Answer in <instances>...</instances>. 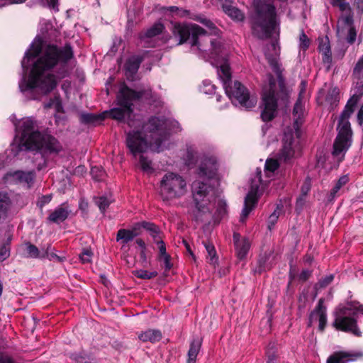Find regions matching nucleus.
<instances>
[{
    "label": "nucleus",
    "instance_id": "obj_38",
    "mask_svg": "<svg viewBox=\"0 0 363 363\" xmlns=\"http://www.w3.org/2000/svg\"><path fill=\"white\" fill-rule=\"evenodd\" d=\"M164 29V27L162 23H156L152 27L147 29L144 35L140 36V38L143 39L144 38H153L160 34Z\"/></svg>",
    "mask_w": 363,
    "mask_h": 363
},
{
    "label": "nucleus",
    "instance_id": "obj_63",
    "mask_svg": "<svg viewBox=\"0 0 363 363\" xmlns=\"http://www.w3.org/2000/svg\"><path fill=\"white\" fill-rule=\"evenodd\" d=\"M357 120L359 125L363 123V104L361 105L360 108L358 111Z\"/></svg>",
    "mask_w": 363,
    "mask_h": 363
},
{
    "label": "nucleus",
    "instance_id": "obj_42",
    "mask_svg": "<svg viewBox=\"0 0 363 363\" xmlns=\"http://www.w3.org/2000/svg\"><path fill=\"white\" fill-rule=\"evenodd\" d=\"M279 167V162L275 159H267L265 162L264 169L267 174L274 173Z\"/></svg>",
    "mask_w": 363,
    "mask_h": 363
},
{
    "label": "nucleus",
    "instance_id": "obj_21",
    "mask_svg": "<svg viewBox=\"0 0 363 363\" xmlns=\"http://www.w3.org/2000/svg\"><path fill=\"white\" fill-rule=\"evenodd\" d=\"M6 178L7 179H11L15 183L26 184L29 188L33 183L35 179V173L31 171H16L14 172L7 173Z\"/></svg>",
    "mask_w": 363,
    "mask_h": 363
},
{
    "label": "nucleus",
    "instance_id": "obj_26",
    "mask_svg": "<svg viewBox=\"0 0 363 363\" xmlns=\"http://www.w3.org/2000/svg\"><path fill=\"white\" fill-rule=\"evenodd\" d=\"M257 203V199H251L250 195H246L244 201V206L240 218V221L241 223H244L246 220L252 210L255 207Z\"/></svg>",
    "mask_w": 363,
    "mask_h": 363
},
{
    "label": "nucleus",
    "instance_id": "obj_33",
    "mask_svg": "<svg viewBox=\"0 0 363 363\" xmlns=\"http://www.w3.org/2000/svg\"><path fill=\"white\" fill-rule=\"evenodd\" d=\"M47 258L50 261H53L59 263H62L65 260V257L58 256L52 248L50 244H48L47 246H45V250H43V259Z\"/></svg>",
    "mask_w": 363,
    "mask_h": 363
},
{
    "label": "nucleus",
    "instance_id": "obj_10",
    "mask_svg": "<svg viewBox=\"0 0 363 363\" xmlns=\"http://www.w3.org/2000/svg\"><path fill=\"white\" fill-rule=\"evenodd\" d=\"M151 94L152 90L149 87L135 91L125 85L122 86L117 96L118 104L120 107L113 108L110 111L111 117L120 121H124L127 117L128 124L129 126H132L129 120L133 113V102L141 98L150 99Z\"/></svg>",
    "mask_w": 363,
    "mask_h": 363
},
{
    "label": "nucleus",
    "instance_id": "obj_60",
    "mask_svg": "<svg viewBox=\"0 0 363 363\" xmlns=\"http://www.w3.org/2000/svg\"><path fill=\"white\" fill-rule=\"evenodd\" d=\"M216 87L214 84L206 80V94L214 96L216 94Z\"/></svg>",
    "mask_w": 363,
    "mask_h": 363
},
{
    "label": "nucleus",
    "instance_id": "obj_62",
    "mask_svg": "<svg viewBox=\"0 0 363 363\" xmlns=\"http://www.w3.org/2000/svg\"><path fill=\"white\" fill-rule=\"evenodd\" d=\"M278 218H276L274 216L270 215L268 218V228L269 230H272V228L274 226V225L277 223Z\"/></svg>",
    "mask_w": 363,
    "mask_h": 363
},
{
    "label": "nucleus",
    "instance_id": "obj_43",
    "mask_svg": "<svg viewBox=\"0 0 363 363\" xmlns=\"http://www.w3.org/2000/svg\"><path fill=\"white\" fill-rule=\"evenodd\" d=\"M104 118V117L101 115L96 116L91 113H84L81 116L82 122L84 123H94L99 120L101 121Z\"/></svg>",
    "mask_w": 363,
    "mask_h": 363
},
{
    "label": "nucleus",
    "instance_id": "obj_28",
    "mask_svg": "<svg viewBox=\"0 0 363 363\" xmlns=\"http://www.w3.org/2000/svg\"><path fill=\"white\" fill-rule=\"evenodd\" d=\"M137 235L138 233H135L134 230L122 228L117 232L116 241L121 242L123 245H125L132 241Z\"/></svg>",
    "mask_w": 363,
    "mask_h": 363
},
{
    "label": "nucleus",
    "instance_id": "obj_17",
    "mask_svg": "<svg viewBox=\"0 0 363 363\" xmlns=\"http://www.w3.org/2000/svg\"><path fill=\"white\" fill-rule=\"evenodd\" d=\"M318 320V330L324 331L327 324V308L324 306V299H319L317 306L312 311L308 317V326L311 327L314 321Z\"/></svg>",
    "mask_w": 363,
    "mask_h": 363
},
{
    "label": "nucleus",
    "instance_id": "obj_41",
    "mask_svg": "<svg viewBox=\"0 0 363 363\" xmlns=\"http://www.w3.org/2000/svg\"><path fill=\"white\" fill-rule=\"evenodd\" d=\"M198 153L193 150L192 149H188L186 151L185 163L186 164L191 167L195 165L198 162Z\"/></svg>",
    "mask_w": 363,
    "mask_h": 363
},
{
    "label": "nucleus",
    "instance_id": "obj_27",
    "mask_svg": "<svg viewBox=\"0 0 363 363\" xmlns=\"http://www.w3.org/2000/svg\"><path fill=\"white\" fill-rule=\"evenodd\" d=\"M202 344V338L198 337L194 339L190 345V348L188 352L187 363H195L196 357L200 350Z\"/></svg>",
    "mask_w": 363,
    "mask_h": 363
},
{
    "label": "nucleus",
    "instance_id": "obj_47",
    "mask_svg": "<svg viewBox=\"0 0 363 363\" xmlns=\"http://www.w3.org/2000/svg\"><path fill=\"white\" fill-rule=\"evenodd\" d=\"M93 252L91 250L84 249L79 255V258L83 263H89L91 262Z\"/></svg>",
    "mask_w": 363,
    "mask_h": 363
},
{
    "label": "nucleus",
    "instance_id": "obj_46",
    "mask_svg": "<svg viewBox=\"0 0 363 363\" xmlns=\"http://www.w3.org/2000/svg\"><path fill=\"white\" fill-rule=\"evenodd\" d=\"M310 46V40L303 31L301 32L299 37V47L303 50H306Z\"/></svg>",
    "mask_w": 363,
    "mask_h": 363
},
{
    "label": "nucleus",
    "instance_id": "obj_55",
    "mask_svg": "<svg viewBox=\"0 0 363 363\" xmlns=\"http://www.w3.org/2000/svg\"><path fill=\"white\" fill-rule=\"evenodd\" d=\"M51 200L52 196L50 194L42 196L41 197L39 198L37 203V206L39 208H43V207L46 204L49 203L51 201Z\"/></svg>",
    "mask_w": 363,
    "mask_h": 363
},
{
    "label": "nucleus",
    "instance_id": "obj_35",
    "mask_svg": "<svg viewBox=\"0 0 363 363\" xmlns=\"http://www.w3.org/2000/svg\"><path fill=\"white\" fill-rule=\"evenodd\" d=\"M237 257L240 259H243L246 257L249 249L250 243L247 239H242V242L235 245Z\"/></svg>",
    "mask_w": 363,
    "mask_h": 363
},
{
    "label": "nucleus",
    "instance_id": "obj_15",
    "mask_svg": "<svg viewBox=\"0 0 363 363\" xmlns=\"http://www.w3.org/2000/svg\"><path fill=\"white\" fill-rule=\"evenodd\" d=\"M206 35L214 37L211 38L210 43L215 54L218 55L217 62H220L223 57L227 58V55L223 50L222 32L211 21L206 19Z\"/></svg>",
    "mask_w": 363,
    "mask_h": 363
},
{
    "label": "nucleus",
    "instance_id": "obj_48",
    "mask_svg": "<svg viewBox=\"0 0 363 363\" xmlns=\"http://www.w3.org/2000/svg\"><path fill=\"white\" fill-rule=\"evenodd\" d=\"M10 255V247H9V243L7 242V243L4 244L0 248V262L4 261L6 259H7Z\"/></svg>",
    "mask_w": 363,
    "mask_h": 363
},
{
    "label": "nucleus",
    "instance_id": "obj_2",
    "mask_svg": "<svg viewBox=\"0 0 363 363\" xmlns=\"http://www.w3.org/2000/svg\"><path fill=\"white\" fill-rule=\"evenodd\" d=\"M145 136L140 130H130L126 134V145L135 157L145 152L148 147L160 152L164 150V143L168 140L169 131H180V125L176 121L164 117L152 116L143 125Z\"/></svg>",
    "mask_w": 363,
    "mask_h": 363
},
{
    "label": "nucleus",
    "instance_id": "obj_5",
    "mask_svg": "<svg viewBox=\"0 0 363 363\" xmlns=\"http://www.w3.org/2000/svg\"><path fill=\"white\" fill-rule=\"evenodd\" d=\"M255 16L252 30L255 36L261 40L270 38L274 33L279 35L280 19L272 1H254Z\"/></svg>",
    "mask_w": 363,
    "mask_h": 363
},
{
    "label": "nucleus",
    "instance_id": "obj_12",
    "mask_svg": "<svg viewBox=\"0 0 363 363\" xmlns=\"http://www.w3.org/2000/svg\"><path fill=\"white\" fill-rule=\"evenodd\" d=\"M172 31L174 38L178 41V45H181L187 41L191 45V47H196L201 50L198 42L199 35L204 33V30L199 26L192 23H172Z\"/></svg>",
    "mask_w": 363,
    "mask_h": 363
},
{
    "label": "nucleus",
    "instance_id": "obj_58",
    "mask_svg": "<svg viewBox=\"0 0 363 363\" xmlns=\"http://www.w3.org/2000/svg\"><path fill=\"white\" fill-rule=\"evenodd\" d=\"M312 274V271L308 269H303L298 275V279L301 281H306Z\"/></svg>",
    "mask_w": 363,
    "mask_h": 363
},
{
    "label": "nucleus",
    "instance_id": "obj_24",
    "mask_svg": "<svg viewBox=\"0 0 363 363\" xmlns=\"http://www.w3.org/2000/svg\"><path fill=\"white\" fill-rule=\"evenodd\" d=\"M223 10L233 21H242L245 19L244 13L238 8L232 6V4H223Z\"/></svg>",
    "mask_w": 363,
    "mask_h": 363
},
{
    "label": "nucleus",
    "instance_id": "obj_8",
    "mask_svg": "<svg viewBox=\"0 0 363 363\" xmlns=\"http://www.w3.org/2000/svg\"><path fill=\"white\" fill-rule=\"evenodd\" d=\"M358 102L350 97L341 113L337 126V135L333 143V156H339L341 153H343L344 156L352 145L353 133L348 119L353 113Z\"/></svg>",
    "mask_w": 363,
    "mask_h": 363
},
{
    "label": "nucleus",
    "instance_id": "obj_57",
    "mask_svg": "<svg viewBox=\"0 0 363 363\" xmlns=\"http://www.w3.org/2000/svg\"><path fill=\"white\" fill-rule=\"evenodd\" d=\"M342 22L345 26V28H342V31L345 29L349 28L350 27L353 26V18L351 15H347L342 18Z\"/></svg>",
    "mask_w": 363,
    "mask_h": 363
},
{
    "label": "nucleus",
    "instance_id": "obj_20",
    "mask_svg": "<svg viewBox=\"0 0 363 363\" xmlns=\"http://www.w3.org/2000/svg\"><path fill=\"white\" fill-rule=\"evenodd\" d=\"M363 357L361 352L338 351L333 352L327 359V363H347Z\"/></svg>",
    "mask_w": 363,
    "mask_h": 363
},
{
    "label": "nucleus",
    "instance_id": "obj_34",
    "mask_svg": "<svg viewBox=\"0 0 363 363\" xmlns=\"http://www.w3.org/2000/svg\"><path fill=\"white\" fill-rule=\"evenodd\" d=\"M175 16L179 18H186L196 21L201 23H204V18L201 15H197L183 8H179Z\"/></svg>",
    "mask_w": 363,
    "mask_h": 363
},
{
    "label": "nucleus",
    "instance_id": "obj_22",
    "mask_svg": "<svg viewBox=\"0 0 363 363\" xmlns=\"http://www.w3.org/2000/svg\"><path fill=\"white\" fill-rule=\"evenodd\" d=\"M143 61V57L141 55H132L128 58L124 65V69L128 79H133Z\"/></svg>",
    "mask_w": 363,
    "mask_h": 363
},
{
    "label": "nucleus",
    "instance_id": "obj_19",
    "mask_svg": "<svg viewBox=\"0 0 363 363\" xmlns=\"http://www.w3.org/2000/svg\"><path fill=\"white\" fill-rule=\"evenodd\" d=\"M353 76L358 79L359 81L356 82L354 87V94L351 98L359 101L363 96V55L359 58L353 69Z\"/></svg>",
    "mask_w": 363,
    "mask_h": 363
},
{
    "label": "nucleus",
    "instance_id": "obj_49",
    "mask_svg": "<svg viewBox=\"0 0 363 363\" xmlns=\"http://www.w3.org/2000/svg\"><path fill=\"white\" fill-rule=\"evenodd\" d=\"M347 37H346V41L349 44H353L354 41L356 40L357 37V32L354 27H350L349 28H347Z\"/></svg>",
    "mask_w": 363,
    "mask_h": 363
},
{
    "label": "nucleus",
    "instance_id": "obj_51",
    "mask_svg": "<svg viewBox=\"0 0 363 363\" xmlns=\"http://www.w3.org/2000/svg\"><path fill=\"white\" fill-rule=\"evenodd\" d=\"M92 177L96 181H100L104 174V171L99 167H92L90 172Z\"/></svg>",
    "mask_w": 363,
    "mask_h": 363
},
{
    "label": "nucleus",
    "instance_id": "obj_18",
    "mask_svg": "<svg viewBox=\"0 0 363 363\" xmlns=\"http://www.w3.org/2000/svg\"><path fill=\"white\" fill-rule=\"evenodd\" d=\"M191 195L194 203L199 212H202L204 208V182L201 180L194 181L191 184Z\"/></svg>",
    "mask_w": 363,
    "mask_h": 363
},
{
    "label": "nucleus",
    "instance_id": "obj_39",
    "mask_svg": "<svg viewBox=\"0 0 363 363\" xmlns=\"http://www.w3.org/2000/svg\"><path fill=\"white\" fill-rule=\"evenodd\" d=\"M135 277L142 279H151L157 276L156 271L149 272L145 269H138L133 272Z\"/></svg>",
    "mask_w": 363,
    "mask_h": 363
},
{
    "label": "nucleus",
    "instance_id": "obj_25",
    "mask_svg": "<svg viewBox=\"0 0 363 363\" xmlns=\"http://www.w3.org/2000/svg\"><path fill=\"white\" fill-rule=\"evenodd\" d=\"M138 338L143 342L155 343L162 339V333L159 330L149 329L138 335Z\"/></svg>",
    "mask_w": 363,
    "mask_h": 363
},
{
    "label": "nucleus",
    "instance_id": "obj_7",
    "mask_svg": "<svg viewBox=\"0 0 363 363\" xmlns=\"http://www.w3.org/2000/svg\"><path fill=\"white\" fill-rule=\"evenodd\" d=\"M363 315V304L357 301L339 304L333 312L332 325L337 330L361 337L362 332L357 325V313Z\"/></svg>",
    "mask_w": 363,
    "mask_h": 363
},
{
    "label": "nucleus",
    "instance_id": "obj_29",
    "mask_svg": "<svg viewBox=\"0 0 363 363\" xmlns=\"http://www.w3.org/2000/svg\"><path fill=\"white\" fill-rule=\"evenodd\" d=\"M326 102L329 104L330 111H333L338 105L340 101V90L337 87L331 88L325 97Z\"/></svg>",
    "mask_w": 363,
    "mask_h": 363
},
{
    "label": "nucleus",
    "instance_id": "obj_45",
    "mask_svg": "<svg viewBox=\"0 0 363 363\" xmlns=\"http://www.w3.org/2000/svg\"><path fill=\"white\" fill-rule=\"evenodd\" d=\"M208 203H209V202L208 201H206V223H205V225H207V224L208 225H218L221 221V220L218 223H214L213 222V218H212V214L211 213V211H212V212L213 213L216 208H214L213 210L212 206H211L210 211H209L208 209Z\"/></svg>",
    "mask_w": 363,
    "mask_h": 363
},
{
    "label": "nucleus",
    "instance_id": "obj_64",
    "mask_svg": "<svg viewBox=\"0 0 363 363\" xmlns=\"http://www.w3.org/2000/svg\"><path fill=\"white\" fill-rule=\"evenodd\" d=\"M0 363H13L12 359L8 356L0 355Z\"/></svg>",
    "mask_w": 363,
    "mask_h": 363
},
{
    "label": "nucleus",
    "instance_id": "obj_14",
    "mask_svg": "<svg viewBox=\"0 0 363 363\" xmlns=\"http://www.w3.org/2000/svg\"><path fill=\"white\" fill-rule=\"evenodd\" d=\"M30 150H39L43 157L57 155L62 150V145L54 136L43 133L39 140L33 142Z\"/></svg>",
    "mask_w": 363,
    "mask_h": 363
},
{
    "label": "nucleus",
    "instance_id": "obj_31",
    "mask_svg": "<svg viewBox=\"0 0 363 363\" xmlns=\"http://www.w3.org/2000/svg\"><path fill=\"white\" fill-rule=\"evenodd\" d=\"M45 245L38 249L35 245L30 242L26 243L28 257L35 259H43V250H45Z\"/></svg>",
    "mask_w": 363,
    "mask_h": 363
},
{
    "label": "nucleus",
    "instance_id": "obj_11",
    "mask_svg": "<svg viewBox=\"0 0 363 363\" xmlns=\"http://www.w3.org/2000/svg\"><path fill=\"white\" fill-rule=\"evenodd\" d=\"M185 179L178 174L168 172L160 181V194L163 201L179 198L186 193Z\"/></svg>",
    "mask_w": 363,
    "mask_h": 363
},
{
    "label": "nucleus",
    "instance_id": "obj_13",
    "mask_svg": "<svg viewBox=\"0 0 363 363\" xmlns=\"http://www.w3.org/2000/svg\"><path fill=\"white\" fill-rule=\"evenodd\" d=\"M14 125L16 126V123H14ZM16 128L21 134L20 143L16 147L17 152L30 150L28 147L33 145V142L34 143L35 140H39L43 134L35 130V122L30 118H23L19 127H16Z\"/></svg>",
    "mask_w": 363,
    "mask_h": 363
},
{
    "label": "nucleus",
    "instance_id": "obj_53",
    "mask_svg": "<svg viewBox=\"0 0 363 363\" xmlns=\"http://www.w3.org/2000/svg\"><path fill=\"white\" fill-rule=\"evenodd\" d=\"M52 106H55L57 111L62 108V104L59 96H55L53 99H50V101L45 105V108H51Z\"/></svg>",
    "mask_w": 363,
    "mask_h": 363
},
{
    "label": "nucleus",
    "instance_id": "obj_32",
    "mask_svg": "<svg viewBox=\"0 0 363 363\" xmlns=\"http://www.w3.org/2000/svg\"><path fill=\"white\" fill-rule=\"evenodd\" d=\"M261 181V170H259L257 175L254 179H250V189L247 195H250L251 199H255L258 201L257 194L259 189Z\"/></svg>",
    "mask_w": 363,
    "mask_h": 363
},
{
    "label": "nucleus",
    "instance_id": "obj_1",
    "mask_svg": "<svg viewBox=\"0 0 363 363\" xmlns=\"http://www.w3.org/2000/svg\"><path fill=\"white\" fill-rule=\"evenodd\" d=\"M74 57L69 43L63 47L48 45L43 48L42 40L35 39L26 51L21 61L22 77L18 83L21 92L35 99V89L47 94L57 86L58 79L68 76V62Z\"/></svg>",
    "mask_w": 363,
    "mask_h": 363
},
{
    "label": "nucleus",
    "instance_id": "obj_50",
    "mask_svg": "<svg viewBox=\"0 0 363 363\" xmlns=\"http://www.w3.org/2000/svg\"><path fill=\"white\" fill-rule=\"evenodd\" d=\"M331 4L333 6L338 7L341 11H345L350 9V5L345 0H332Z\"/></svg>",
    "mask_w": 363,
    "mask_h": 363
},
{
    "label": "nucleus",
    "instance_id": "obj_59",
    "mask_svg": "<svg viewBox=\"0 0 363 363\" xmlns=\"http://www.w3.org/2000/svg\"><path fill=\"white\" fill-rule=\"evenodd\" d=\"M319 50L323 52L325 56L328 57L331 56L330 46L329 43H320L319 45Z\"/></svg>",
    "mask_w": 363,
    "mask_h": 363
},
{
    "label": "nucleus",
    "instance_id": "obj_36",
    "mask_svg": "<svg viewBox=\"0 0 363 363\" xmlns=\"http://www.w3.org/2000/svg\"><path fill=\"white\" fill-rule=\"evenodd\" d=\"M140 225L150 233L155 242H157V239L160 238L159 236L160 233V228L153 223L143 221L140 223Z\"/></svg>",
    "mask_w": 363,
    "mask_h": 363
},
{
    "label": "nucleus",
    "instance_id": "obj_30",
    "mask_svg": "<svg viewBox=\"0 0 363 363\" xmlns=\"http://www.w3.org/2000/svg\"><path fill=\"white\" fill-rule=\"evenodd\" d=\"M349 182L348 175H343L339 178L334 187L331 189L327 196L328 202H333L337 196V193L340 189Z\"/></svg>",
    "mask_w": 363,
    "mask_h": 363
},
{
    "label": "nucleus",
    "instance_id": "obj_37",
    "mask_svg": "<svg viewBox=\"0 0 363 363\" xmlns=\"http://www.w3.org/2000/svg\"><path fill=\"white\" fill-rule=\"evenodd\" d=\"M112 202H113V199L111 196H101L95 199V203L102 213H105Z\"/></svg>",
    "mask_w": 363,
    "mask_h": 363
},
{
    "label": "nucleus",
    "instance_id": "obj_16",
    "mask_svg": "<svg viewBox=\"0 0 363 363\" xmlns=\"http://www.w3.org/2000/svg\"><path fill=\"white\" fill-rule=\"evenodd\" d=\"M206 252L208 254L206 259H208L209 264L213 267L214 273L218 277L227 275L229 272V267L225 263L220 262L218 255L213 243L206 242Z\"/></svg>",
    "mask_w": 363,
    "mask_h": 363
},
{
    "label": "nucleus",
    "instance_id": "obj_40",
    "mask_svg": "<svg viewBox=\"0 0 363 363\" xmlns=\"http://www.w3.org/2000/svg\"><path fill=\"white\" fill-rule=\"evenodd\" d=\"M69 357L74 360L76 363H91V359L89 356L82 352H74L69 354Z\"/></svg>",
    "mask_w": 363,
    "mask_h": 363
},
{
    "label": "nucleus",
    "instance_id": "obj_23",
    "mask_svg": "<svg viewBox=\"0 0 363 363\" xmlns=\"http://www.w3.org/2000/svg\"><path fill=\"white\" fill-rule=\"evenodd\" d=\"M70 213V210L67 207H62V206L55 208L53 212H52L48 220L52 223L59 224L63 221H65L69 216Z\"/></svg>",
    "mask_w": 363,
    "mask_h": 363
},
{
    "label": "nucleus",
    "instance_id": "obj_4",
    "mask_svg": "<svg viewBox=\"0 0 363 363\" xmlns=\"http://www.w3.org/2000/svg\"><path fill=\"white\" fill-rule=\"evenodd\" d=\"M219 167L217 156L206 152V201L209 202V211L211 206L213 210L216 208L213 213L211 211L214 223H218L228 213V205L220 188Z\"/></svg>",
    "mask_w": 363,
    "mask_h": 363
},
{
    "label": "nucleus",
    "instance_id": "obj_6",
    "mask_svg": "<svg viewBox=\"0 0 363 363\" xmlns=\"http://www.w3.org/2000/svg\"><path fill=\"white\" fill-rule=\"evenodd\" d=\"M217 74L223 83L225 94L235 106H240L246 109L252 108L257 104V98L251 96L249 90L238 81L232 82V75L228 58L223 57L216 62Z\"/></svg>",
    "mask_w": 363,
    "mask_h": 363
},
{
    "label": "nucleus",
    "instance_id": "obj_56",
    "mask_svg": "<svg viewBox=\"0 0 363 363\" xmlns=\"http://www.w3.org/2000/svg\"><path fill=\"white\" fill-rule=\"evenodd\" d=\"M157 245H159V255L158 257L168 255L166 252L165 243L161 240V238L157 239Z\"/></svg>",
    "mask_w": 363,
    "mask_h": 363
},
{
    "label": "nucleus",
    "instance_id": "obj_3",
    "mask_svg": "<svg viewBox=\"0 0 363 363\" xmlns=\"http://www.w3.org/2000/svg\"><path fill=\"white\" fill-rule=\"evenodd\" d=\"M264 55L272 71L277 77L279 91L277 90V82L274 76L269 74L268 82L262 87L261 118L263 121L273 120L278 107L277 101L281 99L284 104L288 101L289 93L282 75L281 64L279 62L280 48L277 41L267 44L264 48Z\"/></svg>",
    "mask_w": 363,
    "mask_h": 363
},
{
    "label": "nucleus",
    "instance_id": "obj_44",
    "mask_svg": "<svg viewBox=\"0 0 363 363\" xmlns=\"http://www.w3.org/2000/svg\"><path fill=\"white\" fill-rule=\"evenodd\" d=\"M140 164L144 172H152V161L144 155L140 157Z\"/></svg>",
    "mask_w": 363,
    "mask_h": 363
},
{
    "label": "nucleus",
    "instance_id": "obj_54",
    "mask_svg": "<svg viewBox=\"0 0 363 363\" xmlns=\"http://www.w3.org/2000/svg\"><path fill=\"white\" fill-rule=\"evenodd\" d=\"M158 259L160 262H163L165 271H169L172 267V264L171 263V257L169 255L158 257Z\"/></svg>",
    "mask_w": 363,
    "mask_h": 363
},
{
    "label": "nucleus",
    "instance_id": "obj_61",
    "mask_svg": "<svg viewBox=\"0 0 363 363\" xmlns=\"http://www.w3.org/2000/svg\"><path fill=\"white\" fill-rule=\"evenodd\" d=\"M258 263H259L258 267H257L254 269L255 274H262L265 270V268L264 266V261L262 262V260H259Z\"/></svg>",
    "mask_w": 363,
    "mask_h": 363
},
{
    "label": "nucleus",
    "instance_id": "obj_9",
    "mask_svg": "<svg viewBox=\"0 0 363 363\" xmlns=\"http://www.w3.org/2000/svg\"><path fill=\"white\" fill-rule=\"evenodd\" d=\"M294 129H288L284 132L283 138V147L279 154V158L284 162L291 160L295 154L298 139L301 136V128L304 122V106L298 99L294 104L293 109Z\"/></svg>",
    "mask_w": 363,
    "mask_h": 363
},
{
    "label": "nucleus",
    "instance_id": "obj_52",
    "mask_svg": "<svg viewBox=\"0 0 363 363\" xmlns=\"http://www.w3.org/2000/svg\"><path fill=\"white\" fill-rule=\"evenodd\" d=\"M334 279V275L333 274H329L325 276V277L320 279L318 284L320 288H325L328 286Z\"/></svg>",
    "mask_w": 363,
    "mask_h": 363
}]
</instances>
